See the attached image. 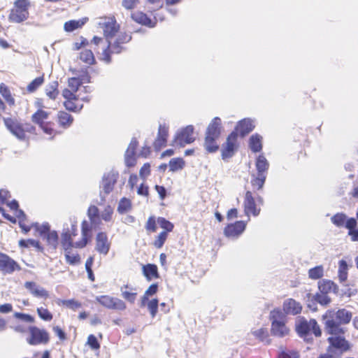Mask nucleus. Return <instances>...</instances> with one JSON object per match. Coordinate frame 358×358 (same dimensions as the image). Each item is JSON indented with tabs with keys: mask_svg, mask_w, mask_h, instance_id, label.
<instances>
[{
	"mask_svg": "<svg viewBox=\"0 0 358 358\" xmlns=\"http://www.w3.org/2000/svg\"><path fill=\"white\" fill-rule=\"evenodd\" d=\"M169 170L176 172L182 170L185 165V160L181 157L173 158L169 161Z\"/></svg>",
	"mask_w": 358,
	"mask_h": 358,
	"instance_id": "58836bf2",
	"label": "nucleus"
},
{
	"mask_svg": "<svg viewBox=\"0 0 358 358\" xmlns=\"http://www.w3.org/2000/svg\"><path fill=\"white\" fill-rule=\"evenodd\" d=\"M324 320V331L329 335L328 350H337L344 352L350 349V343L345 339L347 329L343 324H348L352 318L350 311L343 308L336 312L334 310H327L323 315Z\"/></svg>",
	"mask_w": 358,
	"mask_h": 358,
	"instance_id": "f03ea898",
	"label": "nucleus"
},
{
	"mask_svg": "<svg viewBox=\"0 0 358 358\" xmlns=\"http://www.w3.org/2000/svg\"><path fill=\"white\" fill-rule=\"evenodd\" d=\"M357 225V220L353 218L346 219L345 227L348 229V231H352L356 229Z\"/></svg>",
	"mask_w": 358,
	"mask_h": 358,
	"instance_id": "338daca9",
	"label": "nucleus"
},
{
	"mask_svg": "<svg viewBox=\"0 0 358 358\" xmlns=\"http://www.w3.org/2000/svg\"><path fill=\"white\" fill-rule=\"evenodd\" d=\"M30 2L29 0H15L14 6L10 10L8 20L11 22L20 23L26 20L29 17V8Z\"/></svg>",
	"mask_w": 358,
	"mask_h": 358,
	"instance_id": "1a4fd4ad",
	"label": "nucleus"
},
{
	"mask_svg": "<svg viewBox=\"0 0 358 358\" xmlns=\"http://www.w3.org/2000/svg\"><path fill=\"white\" fill-rule=\"evenodd\" d=\"M264 204V199L261 196L255 197L253 193L248 190L245 192L243 199V210L247 217L251 215L257 217L260 214L261 207Z\"/></svg>",
	"mask_w": 358,
	"mask_h": 358,
	"instance_id": "6e6552de",
	"label": "nucleus"
},
{
	"mask_svg": "<svg viewBox=\"0 0 358 358\" xmlns=\"http://www.w3.org/2000/svg\"><path fill=\"white\" fill-rule=\"evenodd\" d=\"M348 276V265L344 259L338 262V277L340 282H344L347 280Z\"/></svg>",
	"mask_w": 358,
	"mask_h": 358,
	"instance_id": "72a5a7b5",
	"label": "nucleus"
},
{
	"mask_svg": "<svg viewBox=\"0 0 358 358\" xmlns=\"http://www.w3.org/2000/svg\"><path fill=\"white\" fill-rule=\"evenodd\" d=\"M99 210L96 206H90L87 210V215L92 222L95 221L96 218H99Z\"/></svg>",
	"mask_w": 358,
	"mask_h": 358,
	"instance_id": "4d7b16f0",
	"label": "nucleus"
},
{
	"mask_svg": "<svg viewBox=\"0 0 358 358\" xmlns=\"http://www.w3.org/2000/svg\"><path fill=\"white\" fill-rule=\"evenodd\" d=\"M45 83V74L42 73L40 76L31 80L26 87V91L28 94H32L36 92Z\"/></svg>",
	"mask_w": 358,
	"mask_h": 358,
	"instance_id": "c756f323",
	"label": "nucleus"
},
{
	"mask_svg": "<svg viewBox=\"0 0 358 358\" xmlns=\"http://www.w3.org/2000/svg\"><path fill=\"white\" fill-rule=\"evenodd\" d=\"M238 148V137L236 132H231L227 137L226 142L222 144L221 156L225 160L233 157Z\"/></svg>",
	"mask_w": 358,
	"mask_h": 358,
	"instance_id": "f3484780",
	"label": "nucleus"
},
{
	"mask_svg": "<svg viewBox=\"0 0 358 358\" xmlns=\"http://www.w3.org/2000/svg\"><path fill=\"white\" fill-rule=\"evenodd\" d=\"M131 18L138 24L149 27H154L156 24V20L150 19L145 13L141 11H136L131 13Z\"/></svg>",
	"mask_w": 358,
	"mask_h": 358,
	"instance_id": "a878e982",
	"label": "nucleus"
},
{
	"mask_svg": "<svg viewBox=\"0 0 358 358\" xmlns=\"http://www.w3.org/2000/svg\"><path fill=\"white\" fill-rule=\"evenodd\" d=\"M150 174V165L149 163H145L141 168L139 175L141 178H145Z\"/></svg>",
	"mask_w": 358,
	"mask_h": 358,
	"instance_id": "0e129e2a",
	"label": "nucleus"
},
{
	"mask_svg": "<svg viewBox=\"0 0 358 358\" xmlns=\"http://www.w3.org/2000/svg\"><path fill=\"white\" fill-rule=\"evenodd\" d=\"M111 242L106 232L100 231L96 235L95 250L100 255H106L110 249Z\"/></svg>",
	"mask_w": 358,
	"mask_h": 358,
	"instance_id": "a211bd4d",
	"label": "nucleus"
},
{
	"mask_svg": "<svg viewBox=\"0 0 358 358\" xmlns=\"http://www.w3.org/2000/svg\"><path fill=\"white\" fill-rule=\"evenodd\" d=\"M266 178V176L262 175V173H257V176L251 180V185L253 190L262 189L265 183Z\"/></svg>",
	"mask_w": 358,
	"mask_h": 358,
	"instance_id": "ea45409f",
	"label": "nucleus"
},
{
	"mask_svg": "<svg viewBox=\"0 0 358 358\" xmlns=\"http://www.w3.org/2000/svg\"><path fill=\"white\" fill-rule=\"evenodd\" d=\"M56 117L58 127L63 129L70 127L74 121L73 117L65 110L58 111Z\"/></svg>",
	"mask_w": 358,
	"mask_h": 358,
	"instance_id": "b1692460",
	"label": "nucleus"
},
{
	"mask_svg": "<svg viewBox=\"0 0 358 358\" xmlns=\"http://www.w3.org/2000/svg\"><path fill=\"white\" fill-rule=\"evenodd\" d=\"M155 189L159 194L160 199L164 200L166 196V189L164 186L156 185Z\"/></svg>",
	"mask_w": 358,
	"mask_h": 358,
	"instance_id": "774afa93",
	"label": "nucleus"
},
{
	"mask_svg": "<svg viewBox=\"0 0 358 358\" xmlns=\"http://www.w3.org/2000/svg\"><path fill=\"white\" fill-rule=\"evenodd\" d=\"M157 218L155 216H150L145 224V229L148 234L155 233L157 230Z\"/></svg>",
	"mask_w": 358,
	"mask_h": 358,
	"instance_id": "a19ab883",
	"label": "nucleus"
},
{
	"mask_svg": "<svg viewBox=\"0 0 358 358\" xmlns=\"http://www.w3.org/2000/svg\"><path fill=\"white\" fill-rule=\"evenodd\" d=\"M90 78H91L87 72V69H85V71H83V73L80 75L79 77H73L69 78V90L73 92V93H76L82 84L88 83L90 82Z\"/></svg>",
	"mask_w": 358,
	"mask_h": 358,
	"instance_id": "412c9836",
	"label": "nucleus"
},
{
	"mask_svg": "<svg viewBox=\"0 0 358 358\" xmlns=\"http://www.w3.org/2000/svg\"><path fill=\"white\" fill-rule=\"evenodd\" d=\"M315 299L316 301L322 305H327L331 301V299L328 296L327 294L321 293L320 294H317Z\"/></svg>",
	"mask_w": 358,
	"mask_h": 358,
	"instance_id": "e2e57ef3",
	"label": "nucleus"
},
{
	"mask_svg": "<svg viewBox=\"0 0 358 358\" xmlns=\"http://www.w3.org/2000/svg\"><path fill=\"white\" fill-rule=\"evenodd\" d=\"M246 223L244 221H236L227 224L224 229V234L227 238H238L245 230Z\"/></svg>",
	"mask_w": 358,
	"mask_h": 358,
	"instance_id": "aec40b11",
	"label": "nucleus"
},
{
	"mask_svg": "<svg viewBox=\"0 0 358 358\" xmlns=\"http://www.w3.org/2000/svg\"><path fill=\"white\" fill-rule=\"evenodd\" d=\"M118 178V174L113 172L104 176L102 181V188L105 194H108L114 188Z\"/></svg>",
	"mask_w": 358,
	"mask_h": 358,
	"instance_id": "393cba45",
	"label": "nucleus"
},
{
	"mask_svg": "<svg viewBox=\"0 0 358 358\" xmlns=\"http://www.w3.org/2000/svg\"><path fill=\"white\" fill-rule=\"evenodd\" d=\"M62 96L64 99V106L67 110L78 112L83 108V104L78 96L68 88L62 90Z\"/></svg>",
	"mask_w": 358,
	"mask_h": 358,
	"instance_id": "2eb2a0df",
	"label": "nucleus"
},
{
	"mask_svg": "<svg viewBox=\"0 0 358 358\" xmlns=\"http://www.w3.org/2000/svg\"><path fill=\"white\" fill-rule=\"evenodd\" d=\"M252 334L260 342L264 343L266 344H270L271 339L269 338V334L266 328H260L257 330L253 331Z\"/></svg>",
	"mask_w": 358,
	"mask_h": 358,
	"instance_id": "e433bc0d",
	"label": "nucleus"
},
{
	"mask_svg": "<svg viewBox=\"0 0 358 358\" xmlns=\"http://www.w3.org/2000/svg\"><path fill=\"white\" fill-rule=\"evenodd\" d=\"M28 331L29 336L27 341L31 345L47 344L50 341V334L44 329H40L36 326H30Z\"/></svg>",
	"mask_w": 358,
	"mask_h": 358,
	"instance_id": "ddd939ff",
	"label": "nucleus"
},
{
	"mask_svg": "<svg viewBox=\"0 0 358 358\" xmlns=\"http://www.w3.org/2000/svg\"><path fill=\"white\" fill-rule=\"evenodd\" d=\"M52 331L60 341H64L66 339V335L63 329L59 326H54Z\"/></svg>",
	"mask_w": 358,
	"mask_h": 358,
	"instance_id": "69168bd1",
	"label": "nucleus"
},
{
	"mask_svg": "<svg viewBox=\"0 0 358 358\" xmlns=\"http://www.w3.org/2000/svg\"><path fill=\"white\" fill-rule=\"evenodd\" d=\"M19 246L21 248H29V247H34L38 249L41 250L42 248L41 247L40 242L38 241L34 240V239H21L19 241Z\"/></svg>",
	"mask_w": 358,
	"mask_h": 358,
	"instance_id": "09e8293b",
	"label": "nucleus"
},
{
	"mask_svg": "<svg viewBox=\"0 0 358 358\" xmlns=\"http://www.w3.org/2000/svg\"><path fill=\"white\" fill-rule=\"evenodd\" d=\"M0 94L9 106H13L15 104V100L9 87L5 83L0 84Z\"/></svg>",
	"mask_w": 358,
	"mask_h": 358,
	"instance_id": "473e14b6",
	"label": "nucleus"
},
{
	"mask_svg": "<svg viewBox=\"0 0 358 358\" xmlns=\"http://www.w3.org/2000/svg\"><path fill=\"white\" fill-rule=\"evenodd\" d=\"M318 287L320 292L322 294H337L338 292V285L330 280H322L319 282Z\"/></svg>",
	"mask_w": 358,
	"mask_h": 358,
	"instance_id": "bb28decb",
	"label": "nucleus"
},
{
	"mask_svg": "<svg viewBox=\"0 0 358 358\" xmlns=\"http://www.w3.org/2000/svg\"><path fill=\"white\" fill-rule=\"evenodd\" d=\"M283 311L287 315H296L302 310L301 304L294 299H288L283 303Z\"/></svg>",
	"mask_w": 358,
	"mask_h": 358,
	"instance_id": "5701e85b",
	"label": "nucleus"
},
{
	"mask_svg": "<svg viewBox=\"0 0 358 358\" xmlns=\"http://www.w3.org/2000/svg\"><path fill=\"white\" fill-rule=\"evenodd\" d=\"M159 301L157 299H152L147 303L148 309L152 317H155L157 313Z\"/></svg>",
	"mask_w": 358,
	"mask_h": 358,
	"instance_id": "603ef678",
	"label": "nucleus"
},
{
	"mask_svg": "<svg viewBox=\"0 0 358 358\" xmlns=\"http://www.w3.org/2000/svg\"><path fill=\"white\" fill-rule=\"evenodd\" d=\"M45 237L48 244L50 245L53 249H56L59 241V236L57 232L56 231H50Z\"/></svg>",
	"mask_w": 358,
	"mask_h": 358,
	"instance_id": "a18cd8bd",
	"label": "nucleus"
},
{
	"mask_svg": "<svg viewBox=\"0 0 358 358\" xmlns=\"http://www.w3.org/2000/svg\"><path fill=\"white\" fill-rule=\"evenodd\" d=\"M13 317L18 321L28 324H33L35 322V318L32 315L23 313L15 312L13 314Z\"/></svg>",
	"mask_w": 358,
	"mask_h": 358,
	"instance_id": "37998d69",
	"label": "nucleus"
},
{
	"mask_svg": "<svg viewBox=\"0 0 358 358\" xmlns=\"http://www.w3.org/2000/svg\"><path fill=\"white\" fill-rule=\"evenodd\" d=\"M64 251L66 262L69 265L75 266L80 263L81 259L77 252H73V249H69Z\"/></svg>",
	"mask_w": 358,
	"mask_h": 358,
	"instance_id": "2f4dec72",
	"label": "nucleus"
},
{
	"mask_svg": "<svg viewBox=\"0 0 358 358\" xmlns=\"http://www.w3.org/2000/svg\"><path fill=\"white\" fill-rule=\"evenodd\" d=\"M83 24V22H80L79 20H69L64 23V28L66 31L71 32L81 27Z\"/></svg>",
	"mask_w": 358,
	"mask_h": 358,
	"instance_id": "3c124183",
	"label": "nucleus"
},
{
	"mask_svg": "<svg viewBox=\"0 0 358 358\" xmlns=\"http://www.w3.org/2000/svg\"><path fill=\"white\" fill-rule=\"evenodd\" d=\"M221 119L218 117H215L211 120L206 131L203 145L207 152H216L219 150L220 146L217 141L221 135Z\"/></svg>",
	"mask_w": 358,
	"mask_h": 358,
	"instance_id": "39448f33",
	"label": "nucleus"
},
{
	"mask_svg": "<svg viewBox=\"0 0 358 358\" xmlns=\"http://www.w3.org/2000/svg\"><path fill=\"white\" fill-rule=\"evenodd\" d=\"M58 87L59 83L57 81L49 83L45 90L46 96L52 100H55L59 94Z\"/></svg>",
	"mask_w": 358,
	"mask_h": 358,
	"instance_id": "f704fd0d",
	"label": "nucleus"
},
{
	"mask_svg": "<svg viewBox=\"0 0 358 358\" xmlns=\"http://www.w3.org/2000/svg\"><path fill=\"white\" fill-rule=\"evenodd\" d=\"M143 273L148 281L159 278L157 266L153 264H148L143 266Z\"/></svg>",
	"mask_w": 358,
	"mask_h": 358,
	"instance_id": "c85d7f7f",
	"label": "nucleus"
},
{
	"mask_svg": "<svg viewBox=\"0 0 358 358\" xmlns=\"http://www.w3.org/2000/svg\"><path fill=\"white\" fill-rule=\"evenodd\" d=\"M86 345L94 351H99L101 348L99 341L94 334H90L88 336Z\"/></svg>",
	"mask_w": 358,
	"mask_h": 358,
	"instance_id": "8fccbe9b",
	"label": "nucleus"
},
{
	"mask_svg": "<svg viewBox=\"0 0 358 358\" xmlns=\"http://www.w3.org/2000/svg\"><path fill=\"white\" fill-rule=\"evenodd\" d=\"M22 270L20 264L8 255L0 251V273L10 275Z\"/></svg>",
	"mask_w": 358,
	"mask_h": 358,
	"instance_id": "4468645a",
	"label": "nucleus"
},
{
	"mask_svg": "<svg viewBox=\"0 0 358 358\" xmlns=\"http://www.w3.org/2000/svg\"><path fill=\"white\" fill-rule=\"evenodd\" d=\"M262 136L258 134L252 135L249 139V146L253 152H260L262 149Z\"/></svg>",
	"mask_w": 358,
	"mask_h": 358,
	"instance_id": "c9c22d12",
	"label": "nucleus"
},
{
	"mask_svg": "<svg viewBox=\"0 0 358 358\" xmlns=\"http://www.w3.org/2000/svg\"><path fill=\"white\" fill-rule=\"evenodd\" d=\"M81 239L73 242V238L69 232L63 231L61 234V245L64 250L69 249L84 248L92 240V227L87 220H83L81 223Z\"/></svg>",
	"mask_w": 358,
	"mask_h": 358,
	"instance_id": "20e7f679",
	"label": "nucleus"
},
{
	"mask_svg": "<svg viewBox=\"0 0 358 358\" xmlns=\"http://www.w3.org/2000/svg\"><path fill=\"white\" fill-rule=\"evenodd\" d=\"M32 295L36 297L43 298L45 299L49 297L48 292L45 289L38 287H37V288L34 291Z\"/></svg>",
	"mask_w": 358,
	"mask_h": 358,
	"instance_id": "052dcab7",
	"label": "nucleus"
},
{
	"mask_svg": "<svg viewBox=\"0 0 358 358\" xmlns=\"http://www.w3.org/2000/svg\"><path fill=\"white\" fill-rule=\"evenodd\" d=\"M131 202L129 199L125 197L120 199L117 210L120 213L123 214L131 210Z\"/></svg>",
	"mask_w": 358,
	"mask_h": 358,
	"instance_id": "de8ad7c7",
	"label": "nucleus"
},
{
	"mask_svg": "<svg viewBox=\"0 0 358 358\" xmlns=\"http://www.w3.org/2000/svg\"><path fill=\"white\" fill-rule=\"evenodd\" d=\"M121 290L122 297L129 303H134L138 294V293L136 292V289H131V291H123L122 288Z\"/></svg>",
	"mask_w": 358,
	"mask_h": 358,
	"instance_id": "864d4df0",
	"label": "nucleus"
},
{
	"mask_svg": "<svg viewBox=\"0 0 358 358\" xmlns=\"http://www.w3.org/2000/svg\"><path fill=\"white\" fill-rule=\"evenodd\" d=\"M347 216L343 213H338L331 218V222L338 227L345 226Z\"/></svg>",
	"mask_w": 358,
	"mask_h": 358,
	"instance_id": "49530a36",
	"label": "nucleus"
},
{
	"mask_svg": "<svg viewBox=\"0 0 358 358\" xmlns=\"http://www.w3.org/2000/svg\"><path fill=\"white\" fill-rule=\"evenodd\" d=\"M96 301L107 309L124 310L126 303L120 299L109 295H101L96 297Z\"/></svg>",
	"mask_w": 358,
	"mask_h": 358,
	"instance_id": "dca6fc26",
	"label": "nucleus"
},
{
	"mask_svg": "<svg viewBox=\"0 0 358 358\" xmlns=\"http://www.w3.org/2000/svg\"><path fill=\"white\" fill-rule=\"evenodd\" d=\"M257 173L266 176L269 168V163L264 155H259L255 163Z\"/></svg>",
	"mask_w": 358,
	"mask_h": 358,
	"instance_id": "7c9ffc66",
	"label": "nucleus"
},
{
	"mask_svg": "<svg viewBox=\"0 0 358 358\" xmlns=\"http://www.w3.org/2000/svg\"><path fill=\"white\" fill-rule=\"evenodd\" d=\"M57 304L59 306H65L73 311H76L82 307L81 302H80L76 299H73L59 300V301L57 302Z\"/></svg>",
	"mask_w": 358,
	"mask_h": 358,
	"instance_id": "4c0bfd02",
	"label": "nucleus"
},
{
	"mask_svg": "<svg viewBox=\"0 0 358 358\" xmlns=\"http://www.w3.org/2000/svg\"><path fill=\"white\" fill-rule=\"evenodd\" d=\"M194 127L187 125L179 130L175 135L171 145L175 148H182L195 141Z\"/></svg>",
	"mask_w": 358,
	"mask_h": 358,
	"instance_id": "f8f14e48",
	"label": "nucleus"
},
{
	"mask_svg": "<svg viewBox=\"0 0 358 358\" xmlns=\"http://www.w3.org/2000/svg\"><path fill=\"white\" fill-rule=\"evenodd\" d=\"M140 0H122V5L127 10H132L136 8Z\"/></svg>",
	"mask_w": 358,
	"mask_h": 358,
	"instance_id": "13d9d810",
	"label": "nucleus"
},
{
	"mask_svg": "<svg viewBox=\"0 0 358 358\" xmlns=\"http://www.w3.org/2000/svg\"><path fill=\"white\" fill-rule=\"evenodd\" d=\"M36 231L39 233L41 236H46V235L50 231V226L48 223L42 225H36Z\"/></svg>",
	"mask_w": 358,
	"mask_h": 358,
	"instance_id": "680f3d73",
	"label": "nucleus"
},
{
	"mask_svg": "<svg viewBox=\"0 0 358 358\" xmlns=\"http://www.w3.org/2000/svg\"><path fill=\"white\" fill-rule=\"evenodd\" d=\"M324 275V267L322 265L315 266L308 271V277L312 280H317Z\"/></svg>",
	"mask_w": 358,
	"mask_h": 358,
	"instance_id": "79ce46f5",
	"label": "nucleus"
},
{
	"mask_svg": "<svg viewBox=\"0 0 358 358\" xmlns=\"http://www.w3.org/2000/svg\"><path fill=\"white\" fill-rule=\"evenodd\" d=\"M124 161L127 166H134L136 164V152L126 151Z\"/></svg>",
	"mask_w": 358,
	"mask_h": 358,
	"instance_id": "6e6d98bb",
	"label": "nucleus"
},
{
	"mask_svg": "<svg viewBox=\"0 0 358 358\" xmlns=\"http://www.w3.org/2000/svg\"><path fill=\"white\" fill-rule=\"evenodd\" d=\"M3 122L8 130L19 139L24 140L28 134L36 133V127L29 122L21 123L10 117L3 118Z\"/></svg>",
	"mask_w": 358,
	"mask_h": 358,
	"instance_id": "423d86ee",
	"label": "nucleus"
},
{
	"mask_svg": "<svg viewBox=\"0 0 358 358\" xmlns=\"http://www.w3.org/2000/svg\"><path fill=\"white\" fill-rule=\"evenodd\" d=\"M36 313L38 317L43 321L50 322L53 318L52 313L46 308H37Z\"/></svg>",
	"mask_w": 358,
	"mask_h": 358,
	"instance_id": "c03bdc74",
	"label": "nucleus"
},
{
	"mask_svg": "<svg viewBox=\"0 0 358 358\" xmlns=\"http://www.w3.org/2000/svg\"><path fill=\"white\" fill-rule=\"evenodd\" d=\"M169 138V126L166 124H159L156 138L153 142V148L158 152L167 145Z\"/></svg>",
	"mask_w": 358,
	"mask_h": 358,
	"instance_id": "6ab92c4d",
	"label": "nucleus"
},
{
	"mask_svg": "<svg viewBox=\"0 0 358 358\" xmlns=\"http://www.w3.org/2000/svg\"><path fill=\"white\" fill-rule=\"evenodd\" d=\"M79 60L86 66L94 65L96 59L92 50L83 49L79 52Z\"/></svg>",
	"mask_w": 358,
	"mask_h": 358,
	"instance_id": "cd10ccee",
	"label": "nucleus"
},
{
	"mask_svg": "<svg viewBox=\"0 0 358 358\" xmlns=\"http://www.w3.org/2000/svg\"><path fill=\"white\" fill-rule=\"evenodd\" d=\"M271 321V331L273 336L284 337L289 334V329L286 326V318L282 311L275 308L270 313Z\"/></svg>",
	"mask_w": 358,
	"mask_h": 358,
	"instance_id": "0eeeda50",
	"label": "nucleus"
},
{
	"mask_svg": "<svg viewBox=\"0 0 358 358\" xmlns=\"http://www.w3.org/2000/svg\"><path fill=\"white\" fill-rule=\"evenodd\" d=\"M99 19V26L103 30L106 42L104 41L103 38L94 36L90 41V44L94 51L97 55H100L99 60L110 64L112 62V55L121 53L124 49V45L131 40V35L126 32H121L114 41H112V38L120 28L115 15L103 16Z\"/></svg>",
	"mask_w": 358,
	"mask_h": 358,
	"instance_id": "f257e3e1",
	"label": "nucleus"
},
{
	"mask_svg": "<svg viewBox=\"0 0 358 358\" xmlns=\"http://www.w3.org/2000/svg\"><path fill=\"white\" fill-rule=\"evenodd\" d=\"M34 104L36 110L31 115L32 122L38 125L44 134L52 139L60 134V131L57 130L56 124L50 120L51 112L44 109V101L42 98H37Z\"/></svg>",
	"mask_w": 358,
	"mask_h": 358,
	"instance_id": "7ed1b4c3",
	"label": "nucleus"
},
{
	"mask_svg": "<svg viewBox=\"0 0 358 358\" xmlns=\"http://www.w3.org/2000/svg\"><path fill=\"white\" fill-rule=\"evenodd\" d=\"M19 214L20 215H17V217H18L19 225L22 229V232L26 234L31 230V227L24 224L26 215H24V212L22 210H20Z\"/></svg>",
	"mask_w": 358,
	"mask_h": 358,
	"instance_id": "5fc2aeb1",
	"label": "nucleus"
},
{
	"mask_svg": "<svg viewBox=\"0 0 358 358\" xmlns=\"http://www.w3.org/2000/svg\"><path fill=\"white\" fill-rule=\"evenodd\" d=\"M113 213V208L107 206L101 213V218L106 222H109L112 220Z\"/></svg>",
	"mask_w": 358,
	"mask_h": 358,
	"instance_id": "bf43d9fd",
	"label": "nucleus"
},
{
	"mask_svg": "<svg viewBox=\"0 0 358 358\" xmlns=\"http://www.w3.org/2000/svg\"><path fill=\"white\" fill-rule=\"evenodd\" d=\"M296 331L301 337H306L312 332L316 337L322 335L321 329L315 319L308 321L304 317H300L296 323Z\"/></svg>",
	"mask_w": 358,
	"mask_h": 358,
	"instance_id": "9d476101",
	"label": "nucleus"
},
{
	"mask_svg": "<svg viewBox=\"0 0 358 358\" xmlns=\"http://www.w3.org/2000/svg\"><path fill=\"white\" fill-rule=\"evenodd\" d=\"M255 129L253 122L249 118H245L238 122L235 129L231 132H236L237 137H244L250 134Z\"/></svg>",
	"mask_w": 358,
	"mask_h": 358,
	"instance_id": "4be33fe9",
	"label": "nucleus"
},
{
	"mask_svg": "<svg viewBox=\"0 0 358 358\" xmlns=\"http://www.w3.org/2000/svg\"><path fill=\"white\" fill-rule=\"evenodd\" d=\"M157 223L163 230L155 237L152 245L155 248L160 249L164 246L165 242L166 241L169 234L173 231L174 229V224L163 217H157Z\"/></svg>",
	"mask_w": 358,
	"mask_h": 358,
	"instance_id": "9b49d317",
	"label": "nucleus"
}]
</instances>
